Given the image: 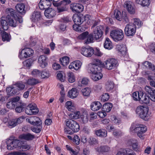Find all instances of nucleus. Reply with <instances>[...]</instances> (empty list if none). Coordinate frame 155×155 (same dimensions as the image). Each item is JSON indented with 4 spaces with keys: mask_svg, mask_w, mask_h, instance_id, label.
Masks as SVG:
<instances>
[{
    "mask_svg": "<svg viewBox=\"0 0 155 155\" xmlns=\"http://www.w3.org/2000/svg\"><path fill=\"white\" fill-rule=\"evenodd\" d=\"M83 95L85 96H88L90 94L89 90L88 88H85L81 90Z\"/></svg>",
    "mask_w": 155,
    "mask_h": 155,
    "instance_id": "nucleus-61",
    "label": "nucleus"
},
{
    "mask_svg": "<svg viewBox=\"0 0 155 155\" xmlns=\"http://www.w3.org/2000/svg\"><path fill=\"white\" fill-rule=\"evenodd\" d=\"M112 107V104L110 103H106L103 104L102 110L105 112H109L111 109Z\"/></svg>",
    "mask_w": 155,
    "mask_h": 155,
    "instance_id": "nucleus-33",
    "label": "nucleus"
},
{
    "mask_svg": "<svg viewBox=\"0 0 155 155\" xmlns=\"http://www.w3.org/2000/svg\"><path fill=\"white\" fill-rule=\"evenodd\" d=\"M68 79L69 82L73 83L75 81L74 77L72 72H69L67 74Z\"/></svg>",
    "mask_w": 155,
    "mask_h": 155,
    "instance_id": "nucleus-54",
    "label": "nucleus"
},
{
    "mask_svg": "<svg viewBox=\"0 0 155 155\" xmlns=\"http://www.w3.org/2000/svg\"><path fill=\"white\" fill-rule=\"evenodd\" d=\"M34 53L33 51L31 48H25L22 50L19 55L21 59L24 58H26L32 55Z\"/></svg>",
    "mask_w": 155,
    "mask_h": 155,
    "instance_id": "nucleus-13",
    "label": "nucleus"
},
{
    "mask_svg": "<svg viewBox=\"0 0 155 155\" xmlns=\"http://www.w3.org/2000/svg\"><path fill=\"white\" fill-rule=\"evenodd\" d=\"M96 135L101 137H105L107 136V131L104 129H100L95 131Z\"/></svg>",
    "mask_w": 155,
    "mask_h": 155,
    "instance_id": "nucleus-32",
    "label": "nucleus"
},
{
    "mask_svg": "<svg viewBox=\"0 0 155 155\" xmlns=\"http://www.w3.org/2000/svg\"><path fill=\"white\" fill-rule=\"evenodd\" d=\"M8 24L9 25L13 27H15L17 25V21L18 20L15 18H11L8 19Z\"/></svg>",
    "mask_w": 155,
    "mask_h": 155,
    "instance_id": "nucleus-47",
    "label": "nucleus"
},
{
    "mask_svg": "<svg viewBox=\"0 0 155 155\" xmlns=\"http://www.w3.org/2000/svg\"><path fill=\"white\" fill-rule=\"evenodd\" d=\"M135 2L143 6L149 5L150 4L149 0H136Z\"/></svg>",
    "mask_w": 155,
    "mask_h": 155,
    "instance_id": "nucleus-41",
    "label": "nucleus"
},
{
    "mask_svg": "<svg viewBox=\"0 0 155 155\" xmlns=\"http://www.w3.org/2000/svg\"><path fill=\"white\" fill-rule=\"evenodd\" d=\"M25 117L24 116L21 117L16 119H12L8 122V126L11 128H12L21 123L22 122V120L24 119Z\"/></svg>",
    "mask_w": 155,
    "mask_h": 155,
    "instance_id": "nucleus-17",
    "label": "nucleus"
},
{
    "mask_svg": "<svg viewBox=\"0 0 155 155\" xmlns=\"http://www.w3.org/2000/svg\"><path fill=\"white\" fill-rule=\"evenodd\" d=\"M114 84L113 82L108 81L106 83L105 88L107 91L112 90L114 87Z\"/></svg>",
    "mask_w": 155,
    "mask_h": 155,
    "instance_id": "nucleus-43",
    "label": "nucleus"
},
{
    "mask_svg": "<svg viewBox=\"0 0 155 155\" xmlns=\"http://www.w3.org/2000/svg\"><path fill=\"white\" fill-rule=\"evenodd\" d=\"M6 12L7 14L6 19H9L11 18H14L17 19L18 21L20 23L23 21V19L21 16L17 15L13 9L12 8H8L6 9Z\"/></svg>",
    "mask_w": 155,
    "mask_h": 155,
    "instance_id": "nucleus-7",
    "label": "nucleus"
},
{
    "mask_svg": "<svg viewBox=\"0 0 155 155\" xmlns=\"http://www.w3.org/2000/svg\"><path fill=\"white\" fill-rule=\"evenodd\" d=\"M77 89L73 88L68 92L69 97L71 98H75L77 97L78 94Z\"/></svg>",
    "mask_w": 155,
    "mask_h": 155,
    "instance_id": "nucleus-35",
    "label": "nucleus"
},
{
    "mask_svg": "<svg viewBox=\"0 0 155 155\" xmlns=\"http://www.w3.org/2000/svg\"><path fill=\"white\" fill-rule=\"evenodd\" d=\"M70 9L74 12L80 13L83 11V6L80 4L74 3L70 5Z\"/></svg>",
    "mask_w": 155,
    "mask_h": 155,
    "instance_id": "nucleus-14",
    "label": "nucleus"
},
{
    "mask_svg": "<svg viewBox=\"0 0 155 155\" xmlns=\"http://www.w3.org/2000/svg\"><path fill=\"white\" fill-rule=\"evenodd\" d=\"M126 8L128 12L130 14H134L135 12V10L130 2L127 1L125 2L124 5Z\"/></svg>",
    "mask_w": 155,
    "mask_h": 155,
    "instance_id": "nucleus-25",
    "label": "nucleus"
},
{
    "mask_svg": "<svg viewBox=\"0 0 155 155\" xmlns=\"http://www.w3.org/2000/svg\"><path fill=\"white\" fill-rule=\"evenodd\" d=\"M40 78H48L50 76V74L48 70H45L41 72Z\"/></svg>",
    "mask_w": 155,
    "mask_h": 155,
    "instance_id": "nucleus-50",
    "label": "nucleus"
},
{
    "mask_svg": "<svg viewBox=\"0 0 155 155\" xmlns=\"http://www.w3.org/2000/svg\"><path fill=\"white\" fill-rule=\"evenodd\" d=\"M94 38L93 34H88L87 36L86 39L84 40V43L86 44H88L90 43L93 42Z\"/></svg>",
    "mask_w": 155,
    "mask_h": 155,
    "instance_id": "nucleus-38",
    "label": "nucleus"
},
{
    "mask_svg": "<svg viewBox=\"0 0 155 155\" xmlns=\"http://www.w3.org/2000/svg\"><path fill=\"white\" fill-rule=\"evenodd\" d=\"M7 149L11 150L15 148L17 150H19V148L21 146V141L18 140H8L6 141Z\"/></svg>",
    "mask_w": 155,
    "mask_h": 155,
    "instance_id": "nucleus-6",
    "label": "nucleus"
},
{
    "mask_svg": "<svg viewBox=\"0 0 155 155\" xmlns=\"http://www.w3.org/2000/svg\"><path fill=\"white\" fill-rule=\"evenodd\" d=\"M110 150V148L107 145L101 146L97 149V150L102 154L109 153Z\"/></svg>",
    "mask_w": 155,
    "mask_h": 155,
    "instance_id": "nucleus-26",
    "label": "nucleus"
},
{
    "mask_svg": "<svg viewBox=\"0 0 155 155\" xmlns=\"http://www.w3.org/2000/svg\"><path fill=\"white\" fill-rule=\"evenodd\" d=\"M102 106V104L98 101L92 102L90 106L91 109L93 111H96L99 110L101 107Z\"/></svg>",
    "mask_w": 155,
    "mask_h": 155,
    "instance_id": "nucleus-29",
    "label": "nucleus"
},
{
    "mask_svg": "<svg viewBox=\"0 0 155 155\" xmlns=\"http://www.w3.org/2000/svg\"><path fill=\"white\" fill-rule=\"evenodd\" d=\"M19 138L20 139H23L27 141L32 140L35 138L34 135L30 133L24 134L19 136Z\"/></svg>",
    "mask_w": 155,
    "mask_h": 155,
    "instance_id": "nucleus-23",
    "label": "nucleus"
},
{
    "mask_svg": "<svg viewBox=\"0 0 155 155\" xmlns=\"http://www.w3.org/2000/svg\"><path fill=\"white\" fill-rule=\"evenodd\" d=\"M29 123L31 124H42V122L41 120L38 117H31L29 119Z\"/></svg>",
    "mask_w": 155,
    "mask_h": 155,
    "instance_id": "nucleus-30",
    "label": "nucleus"
},
{
    "mask_svg": "<svg viewBox=\"0 0 155 155\" xmlns=\"http://www.w3.org/2000/svg\"><path fill=\"white\" fill-rule=\"evenodd\" d=\"M143 64L146 67L149 68L150 70L155 71V66L152 65L150 62L146 61L143 63Z\"/></svg>",
    "mask_w": 155,
    "mask_h": 155,
    "instance_id": "nucleus-42",
    "label": "nucleus"
},
{
    "mask_svg": "<svg viewBox=\"0 0 155 155\" xmlns=\"http://www.w3.org/2000/svg\"><path fill=\"white\" fill-rule=\"evenodd\" d=\"M47 59L48 58L45 55H42L39 57L38 61L41 68H44L47 65Z\"/></svg>",
    "mask_w": 155,
    "mask_h": 155,
    "instance_id": "nucleus-21",
    "label": "nucleus"
},
{
    "mask_svg": "<svg viewBox=\"0 0 155 155\" xmlns=\"http://www.w3.org/2000/svg\"><path fill=\"white\" fill-rule=\"evenodd\" d=\"M6 19L4 17L0 18V34L2 32L3 30H6L8 29V25Z\"/></svg>",
    "mask_w": 155,
    "mask_h": 155,
    "instance_id": "nucleus-20",
    "label": "nucleus"
},
{
    "mask_svg": "<svg viewBox=\"0 0 155 155\" xmlns=\"http://www.w3.org/2000/svg\"><path fill=\"white\" fill-rule=\"evenodd\" d=\"M121 18V19H123V21H125L126 23L129 21L128 17L125 12H122Z\"/></svg>",
    "mask_w": 155,
    "mask_h": 155,
    "instance_id": "nucleus-62",
    "label": "nucleus"
},
{
    "mask_svg": "<svg viewBox=\"0 0 155 155\" xmlns=\"http://www.w3.org/2000/svg\"><path fill=\"white\" fill-rule=\"evenodd\" d=\"M38 83V81L37 79L33 78L28 79L27 81V84L30 85H34Z\"/></svg>",
    "mask_w": 155,
    "mask_h": 155,
    "instance_id": "nucleus-45",
    "label": "nucleus"
},
{
    "mask_svg": "<svg viewBox=\"0 0 155 155\" xmlns=\"http://www.w3.org/2000/svg\"><path fill=\"white\" fill-rule=\"evenodd\" d=\"M80 121L84 124L87 123L88 121L87 114L85 113L84 114L81 115L79 118Z\"/></svg>",
    "mask_w": 155,
    "mask_h": 155,
    "instance_id": "nucleus-46",
    "label": "nucleus"
},
{
    "mask_svg": "<svg viewBox=\"0 0 155 155\" xmlns=\"http://www.w3.org/2000/svg\"><path fill=\"white\" fill-rule=\"evenodd\" d=\"M42 124H38L34 125V126L31 127V130L34 132L36 133H39L41 130L42 128Z\"/></svg>",
    "mask_w": 155,
    "mask_h": 155,
    "instance_id": "nucleus-37",
    "label": "nucleus"
},
{
    "mask_svg": "<svg viewBox=\"0 0 155 155\" xmlns=\"http://www.w3.org/2000/svg\"><path fill=\"white\" fill-rule=\"evenodd\" d=\"M66 123L67 127L64 129V131L67 134L71 135L80 130L78 124L72 119H68L66 120Z\"/></svg>",
    "mask_w": 155,
    "mask_h": 155,
    "instance_id": "nucleus-1",
    "label": "nucleus"
},
{
    "mask_svg": "<svg viewBox=\"0 0 155 155\" xmlns=\"http://www.w3.org/2000/svg\"><path fill=\"white\" fill-rule=\"evenodd\" d=\"M130 131L133 133H136L140 138L143 137V134L147 131L146 127L141 124H133L130 128Z\"/></svg>",
    "mask_w": 155,
    "mask_h": 155,
    "instance_id": "nucleus-2",
    "label": "nucleus"
},
{
    "mask_svg": "<svg viewBox=\"0 0 155 155\" xmlns=\"http://www.w3.org/2000/svg\"><path fill=\"white\" fill-rule=\"evenodd\" d=\"M64 73L63 71H58L57 74V78L61 82H64L65 80V78L63 77V74Z\"/></svg>",
    "mask_w": 155,
    "mask_h": 155,
    "instance_id": "nucleus-52",
    "label": "nucleus"
},
{
    "mask_svg": "<svg viewBox=\"0 0 155 155\" xmlns=\"http://www.w3.org/2000/svg\"><path fill=\"white\" fill-rule=\"evenodd\" d=\"M17 12L21 15H24L26 13L25 10V5L23 3L17 4L15 6Z\"/></svg>",
    "mask_w": 155,
    "mask_h": 155,
    "instance_id": "nucleus-24",
    "label": "nucleus"
},
{
    "mask_svg": "<svg viewBox=\"0 0 155 155\" xmlns=\"http://www.w3.org/2000/svg\"><path fill=\"white\" fill-rule=\"evenodd\" d=\"M101 61H99L98 63L90 64L89 65L88 69L90 71V73L93 74H97L101 73L102 71Z\"/></svg>",
    "mask_w": 155,
    "mask_h": 155,
    "instance_id": "nucleus-10",
    "label": "nucleus"
},
{
    "mask_svg": "<svg viewBox=\"0 0 155 155\" xmlns=\"http://www.w3.org/2000/svg\"><path fill=\"white\" fill-rule=\"evenodd\" d=\"M60 61L63 66H66L69 63V58L68 57H64L60 59Z\"/></svg>",
    "mask_w": 155,
    "mask_h": 155,
    "instance_id": "nucleus-40",
    "label": "nucleus"
},
{
    "mask_svg": "<svg viewBox=\"0 0 155 155\" xmlns=\"http://www.w3.org/2000/svg\"><path fill=\"white\" fill-rule=\"evenodd\" d=\"M146 94L150 95V99L155 102V90L150 86H146L144 88Z\"/></svg>",
    "mask_w": 155,
    "mask_h": 155,
    "instance_id": "nucleus-16",
    "label": "nucleus"
},
{
    "mask_svg": "<svg viewBox=\"0 0 155 155\" xmlns=\"http://www.w3.org/2000/svg\"><path fill=\"white\" fill-rule=\"evenodd\" d=\"M117 49L118 53L122 55H125L127 52V48L123 44L117 45Z\"/></svg>",
    "mask_w": 155,
    "mask_h": 155,
    "instance_id": "nucleus-28",
    "label": "nucleus"
},
{
    "mask_svg": "<svg viewBox=\"0 0 155 155\" xmlns=\"http://www.w3.org/2000/svg\"><path fill=\"white\" fill-rule=\"evenodd\" d=\"M38 112V109L34 103L29 104L25 109V113L29 115H36Z\"/></svg>",
    "mask_w": 155,
    "mask_h": 155,
    "instance_id": "nucleus-8",
    "label": "nucleus"
},
{
    "mask_svg": "<svg viewBox=\"0 0 155 155\" xmlns=\"http://www.w3.org/2000/svg\"><path fill=\"white\" fill-rule=\"evenodd\" d=\"M30 148L29 145L27 144H25L23 145L21 144V146L19 148V150L22 151H25L27 150H29Z\"/></svg>",
    "mask_w": 155,
    "mask_h": 155,
    "instance_id": "nucleus-56",
    "label": "nucleus"
},
{
    "mask_svg": "<svg viewBox=\"0 0 155 155\" xmlns=\"http://www.w3.org/2000/svg\"><path fill=\"white\" fill-rule=\"evenodd\" d=\"M2 34V40L3 41H9L11 39V36L10 34H8L6 32L3 31Z\"/></svg>",
    "mask_w": 155,
    "mask_h": 155,
    "instance_id": "nucleus-34",
    "label": "nucleus"
},
{
    "mask_svg": "<svg viewBox=\"0 0 155 155\" xmlns=\"http://www.w3.org/2000/svg\"><path fill=\"white\" fill-rule=\"evenodd\" d=\"M15 85L18 88L19 90H23L25 87V84L21 81L17 82L15 84Z\"/></svg>",
    "mask_w": 155,
    "mask_h": 155,
    "instance_id": "nucleus-48",
    "label": "nucleus"
},
{
    "mask_svg": "<svg viewBox=\"0 0 155 155\" xmlns=\"http://www.w3.org/2000/svg\"><path fill=\"white\" fill-rule=\"evenodd\" d=\"M74 21L75 24L81 25L87 18L86 16L83 15L82 14H80L79 15H76L73 17Z\"/></svg>",
    "mask_w": 155,
    "mask_h": 155,
    "instance_id": "nucleus-18",
    "label": "nucleus"
},
{
    "mask_svg": "<svg viewBox=\"0 0 155 155\" xmlns=\"http://www.w3.org/2000/svg\"><path fill=\"white\" fill-rule=\"evenodd\" d=\"M125 150L126 151L125 152L126 155H136L135 153L131 149L127 148L126 149H125Z\"/></svg>",
    "mask_w": 155,
    "mask_h": 155,
    "instance_id": "nucleus-63",
    "label": "nucleus"
},
{
    "mask_svg": "<svg viewBox=\"0 0 155 155\" xmlns=\"http://www.w3.org/2000/svg\"><path fill=\"white\" fill-rule=\"evenodd\" d=\"M104 47L107 49L110 50L113 47L112 42L108 38H107L104 44Z\"/></svg>",
    "mask_w": 155,
    "mask_h": 155,
    "instance_id": "nucleus-36",
    "label": "nucleus"
},
{
    "mask_svg": "<svg viewBox=\"0 0 155 155\" xmlns=\"http://www.w3.org/2000/svg\"><path fill=\"white\" fill-rule=\"evenodd\" d=\"M41 72L38 69H34L32 72V74L34 77L36 78H40Z\"/></svg>",
    "mask_w": 155,
    "mask_h": 155,
    "instance_id": "nucleus-53",
    "label": "nucleus"
},
{
    "mask_svg": "<svg viewBox=\"0 0 155 155\" xmlns=\"http://www.w3.org/2000/svg\"><path fill=\"white\" fill-rule=\"evenodd\" d=\"M110 35L115 41L121 40L124 37L123 31L120 29H114L111 31L110 32Z\"/></svg>",
    "mask_w": 155,
    "mask_h": 155,
    "instance_id": "nucleus-5",
    "label": "nucleus"
},
{
    "mask_svg": "<svg viewBox=\"0 0 155 155\" xmlns=\"http://www.w3.org/2000/svg\"><path fill=\"white\" fill-rule=\"evenodd\" d=\"M44 14L47 18H51L56 15V11L51 8H49L45 9Z\"/></svg>",
    "mask_w": 155,
    "mask_h": 155,
    "instance_id": "nucleus-22",
    "label": "nucleus"
},
{
    "mask_svg": "<svg viewBox=\"0 0 155 155\" xmlns=\"http://www.w3.org/2000/svg\"><path fill=\"white\" fill-rule=\"evenodd\" d=\"M41 18V15L40 12L35 11L33 13L31 19L34 22H36L40 20Z\"/></svg>",
    "mask_w": 155,
    "mask_h": 155,
    "instance_id": "nucleus-27",
    "label": "nucleus"
},
{
    "mask_svg": "<svg viewBox=\"0 0 155 155\" xmlns=\"http://www.w3.org/2000/svg\"><path fill=\"white\" fill-rule=\"evenodd\" d=\"M149 109L143 106L137 107L136 110V114L141 119L145 120H147L149 118L148 114Z\"/></svg>",
    "mask_w": 155,
    "mask_h": 155,
    "instance_id": "nucleus-3",
    "label": "nucleus"
},
{
    "mask_svg": "<svg viewBox=\"0 0 155 155\" xmlns=\"http://www.w3.org/2000/svg\"><path fill=\"white\" fill-rule=\"evenodd\" d=\"M114 16L116 19L119 21H121L120 12L118 10H115L114 12Z\"/></svg>",
    "mask_w": 155,
    "mask_h": 155,
    "instance_id": "nucleus-59",
    "label": "nucleus"
},
{
    "mask_svg": "<svg viewBox=\"0 0 155 155\" xmlns=\"http://www.w3.org/2000/svg\"><path fill=\"white\" fill-rule=\"evenodd\" d=\"M106 69L110 70L115 68L118 65L117 60L114 58L108 59L104 63Z\"/></svg>",
    "mask_w": 155,
    "mask_h": 155,
    "instance_id": "nucleus-11",
    "label": "nucleus"
},
{
    "mask_svg": "<svg viewBox=\"0 0 155 155\" xmlns=\"http://www.w3.org/2000/svg\"><path fill=\"white\" fill-rule=\"evenodd\" d=\"M81 53L83 55L87 57H91L94 53V50L92 47L88 48L82 47Z\"/></svg>",
    "mask_w": 155,
    "mask_h": 155,
    "instance_id": "nucleus-15",
    "label": "nucleus"
},
{
    "mask_svg": "<svg viewBox=\"0 0 155 155\" xmlns=\"http://www.w3.org/2000/svg\"><path fill=\"white\" fill-rule=\"evenodd\" d=\"M124 31L127 36H133L136 33V27L134 25L130 24H127L125 26Z\"/></svg>",
    "mask_w": 155,
    "mask_h": 155,
    "instance_id": "nucleus-12",
    "label": "nucleus"
},
{
    "mask_svg": "<svg viewBox=\"0 0 155 155\" xmlns=\"http://www.w3.org/2000/svg\"><path fill=\"white\" fill-rule=\"evenodd\" d=\"M71 2L70 0H63L59 2H53L54 6L57 7V10L58 13L67 11V6Z\"/></svg>",
    "mask_w": 155,
    "mask_h": 155,
    "instance_id": "nucleus-4",
    "label": "nucleus"
},
{
    "mask_svg": "<svg viewBox=\"0 0 155 155\" xmlns=\"http://www.w3.org/2000/svg\"><path fill=\"white\" fill-rule=\"evenodd\" d=\"M74 68V69L75 70H78L81 67V63L79 61H74L72 62Z\"/></svg>",
    "mask_w": 155,
    "mask_h": 155,
    "instance_id": "nucleus-58",
    "label": "nucleus"
},
{
    "mask_svg": "<svg viewBox=\"0 0 155 155\" xmlns=\"http://www.w3.org/2000/svg\"><path fill=\"white\" fill-rule=\"evenodd\" d=\"M32 63V60L29 59L23 61V64L25 68H28L31 66Z\"/></svg>",
    "mask_w": 155,
    "mask_h": 155,
    "instance_id": "nucleus-44",
    "label": "nucleus"
},
{
    "mask_svg": "<svg viewBox=\"0 0 155 155\" xmlns=\"http://www.w3.org/2000/svg\"><path fill=\"white\" fill-rule=\"evenodd\" d=\"M89 32L88 31L84 32L78 36V38L80 40H85Z\"/></svg>",
    "mask_w": 155,
    "mask_h": 155,
    "instance_id": "nucleus-57",
    "label": "nucleus"
},
{
    "mask_svg": "<svg viewBox=\"0 0 155 155\" xmlns=\"http://www.w3.org/2000/svg\"><path fill=\"white\" fill-rule=\"evenodd\" d=\"M51 5V2L49 0H41L39 6L41 9L44 10L49 8Z\"/></svg>",
    "mask_w": 155,
    "mask_h": 155,
    "instance_id": "nucleus-19",
    "label": "nucleus"
},
{
    "mask_svg": "<svg viewBox=\"0 0 155 155\" xmlns=\"http://www.w3.org/2000/svg\"><path fill=\"white\" fill-rule=\"evenodd\" d=\"M91 77L93 80L94 81H97L102 78L103 75L101 73H100V74L97 73V74H92Z\"/></svg>",
    "mask_w": 155,
    "mask_h": 155,
    "instance_id": "nucleus-39",
    "label": "nucleus"
},
{
    "mask_svg": "<svg viewBox=\"0 0 155 155\" xmlns=\"http://www.w3.org/2000/svg\"><path fill=\"white\" fill-rule=\"evenodd\" d=\"M131 24L134 25L136 28H139L141 26L142 24L141 22L139 20V19L137 18H135L134 19V21L133 23L130 24Z\"/></svg>",
    "mask_w": 155,
    "mask_h": 155,
    "instance_id": "nucleus-51",
    "label": "nucleus"
},
{
    "mask_svg": "<svg viewBox=\"0 0 155 155\" xmlns=\"http://www.w3.org/2000/svg\"><path fill=\"white\" fill-rule=\"evenodd\" d=\"M150 49L152 53L155 54V43H152L150 45Z\"/></svg>",
    "mask_w": 155,
    "mask_h": 155,
    "instance_id": "nucleus-64",
    "label": "nucleus"
},
{
    "mask_svg": "<svg viewBox=\"0 0 155 155\" xmlns=\"http://www.w3.org/2000/svg\"><path fill=\"white\" fill-rule=\"evenodd\" d=\"M89 144L90 145H93L98 143L97 140L93 137H91L88 140Z\"/></svg>",
    "mask_w": 155,
    "mask_h": 155,
    "instance_id": "nucleus-55",
    "label": "nucleus"
},
{
    "mask_svg": "<svg viewBox=\"0 0 155 155\" xmlns=\"http://www.w3.org/2000/svg\"><path fill=\"white\" fill-rule=\"evenodd\" d=\"M138 143L137 141L134 139H133L132 143V145L133 149L135 151H138L139 148L138 147Z\"/></svg>",
    "mask_w": 155,
    "mask_h": 155,
    "instance_id": "nucleus-49",
    "label": "nucleus"
},
{
    "mask_svg": "<svg viewBox=\"0 0 155 155\" xmlns=\"http://www.w3.org/2000/svg\"><path fill=\"white\" fill-rule=\"evenodd\" d=\"M17 104L16 105V107L15 109V111L17 113H20L24 110L26 107L25 104L21 102H18Z\"/></svg>",
    "mask_w": 155,
    "mask_h": 155,
    "instance_id": "nucleus-31",
    "label": "nucleus"
},
{
    "mask_svg": "<svg viewBox=\"0 0 155 155\" xmlns=\"http://www.w3.org/2000/svg\"><path fill=\"white\" fill-rule=\"evenodd\" d=\"M104 30V27L102 26L99 25L97 26L93 30V35L94 39L96 40L100 41L102 39Z\"/></svg>",
    "mask_w": 155,
    "mask_h": 155,
    "instance_id": "nucleus-9",
    "label": "nucleus"
},
{
    "mask_svg": "<svg viewBox=\"0 0 155 155\" xmlns=\"http://www.w3.org/2000/svg\"><path fill=\"white\" fill-rule=\"evenodd\" d=\"M110 96L108 94L105 93L102 94L101 97V101L105 102L108 101L109 99Z\"/></svg>",
    "mask_w": 155,
    "mask_h": 155,
    "instance_id": "nucleus-60",
    "label": "nucleus"
}]
</instances>
